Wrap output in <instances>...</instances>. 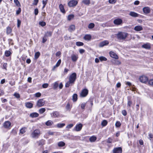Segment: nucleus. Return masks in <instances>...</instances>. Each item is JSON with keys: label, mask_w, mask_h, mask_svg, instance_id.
<instances>
[{"label": "nucleus", "mask_w": 153, "mask_h": 153, "mask_svg": "<svg viewBox=\"0 0 153 153\" xmlns=\"http://www.w3.org/2000/svg\"><path fill=\"white\" fill-rule=\"evenodd\" d=\"M10 52L9 51H6L5 52V54L6 56L8 57L10 54Z\"/></svg>", "instance_id": "c03bdc74"}, {"label": "nucleus", "mask_w": 153, "mask_h": 153, "mask_svg": "<svg viewBox=\"0 0 153 153\" xmlns=\"http://www.w3.org/2000/svg\"><path fill=\"white\" fill-rule=\"evenodd\" d=\"M39 0H34L33 2V4L36 5L38 4V2Z\"/></svg>", "instance_id": "13d9d810"}, {"label": "nucleus", "mask_w": 153, "mask_h": 153, "mask_svg": "<svg viewBox=\"0 0 153 153\" xmlns=\"http://www.w3.org/2000/svg\"><path fill=\"white\" fill-rule=\"evenodd\" d=\"M48 84L47 83H44L42 85V87L44 88H46L48 87Z\"/></svg>", "instance_id": "5fc2aeb1"}, {"label": "nucleus", "mask_w": 153, "mask_h": 153, "mask_svg": "<svg viewBox=\"0 0 153 153\" xmlns=\"http://www.w3.org/2000/svg\"><path fill=\"white\" fill-rule=\"evenodd\" d=\"M83 43L81 42H76V45L77 46H83Z\"/></svg>", "instance_id": "37998d69"}, {"label": "nucleus", "mask_w": 153, "mask_h": 153, "mask_svg": "<svg viewBox=\"0 0 153 153\" xmlns=\"http://www.w3.org/2000/svg\"><path fill=\"white\" fill-rule=\"evenodd\" d=\"M115 62L113 63L115 65H119L120 64V62L118 60H114Z\"/></svg>", "instance_id": "e2e57ef3"}, {"label": "nucleus", "mask_w": 153, "mask_h": 153, "mask_svg": "<svg viewBox=\"0 0 153 153\" xmlns=\"http://www.w3.org/2000/svg\"><path fill=\"white\" fill-rule=\"evenodd\" d=\"M107 122L106 120H103L101 123V125L103 126H105L107 125Z\"/></svg>", "instance_id": "79ce46f5"}, {"label": "nucleus", "mask_w": 153, "mask_h": 153, "mask_svg": "<svg viewBox=\"0 0 153 153\" xmlns=\"http://www.w3.org/2000/svg\"><path fill=\"white\" fill-rule=\"evenodd\" d=\"M128 36L127 33L123 32H119L117 34V39L120 40H125Z\"/></svg>", "instance_id": "f257e3e1"}, {"label": "nucleus", "mask_w": 153, "mask_h": 153, "mask_svg": "<svg viewBox=\"0 0 153 153\" xmlns=\"http://www.w3.org/2000/svg\"><path fill=\"white\" fill-rule=\"evenodd\" d=\"M76 78V73H73L70 75L69 78V80L74 84Z\"/></svg>", "instance_id": "7ed1b4c3"}, {"label": "nucleus", "mask_w": 153, "mask_h": 153, "mask_svg": "<svg viewBox=\"0 0 153 153\" xmlns=\"http://www.w3.org/2000/svg\"><path fill=\"white\" fill-rule=\"evenodd\" d=\"M39 114L36 112H33L31 113L30 115V117L32 118L37 117L39 116Z\"/></svg>", "instance_id": "6ab92c4d"}, {"label": "nucleus", "mask_w": 153, "mask_h": 153, "mask_svg": "<svg viewBox=\"0 0 153 153\" xmlns=\"http://www.w3.org/2000/svg\"><path fill=\"white\" fill-rule=\"evenodd\" d=\"M41 134V131L39 129H36L34 130L31 133V137L32 138H38Z\"/></svg>", "instance_id": "f03ea898"}, {"label": "nucleus", "mask_w": 153, "mask_h": 153, "mask_svg": "<svg viewBox=\"0 0 153 153\" xmlns=\"http://www.w3.org/2000/svg\"><path fill=\"white\" fill-rule=\"evenodd\" d=\"M26 107L29 108H31L33 107V104L30 102H27L25 103Z\"/></svg>", "instance_id": "a211bd4d"}, {"label": "nucleus", "mask_w": 153, "mask_h": 153, "mask_svg": "<svg viewBox=\"0 0 153 153\" xmlns=\"http://www.w3.org/2000/svg\"><path fill=\"white\" fill-rule=\"evenodd\" d=\"M88 91L87 89H84L80 94V96L82 97H85L88 94Z\"/></svg>", "instance_id": "0eeeda50"}, {"label": "nucleus", "mask_w": 153, "mask_h": 153, "mask_svg": "<svg viewBox=\"0 0 153 153\" xmlns=\"http://www.w3.org/2000/svg\"><path fill=\"white\" fill-rule=\"evenodd\" d=\"M96 139L97 138L95 136H92L90 138L89 140L91 142H94Z\"/></svg>", "instance_id": "c756f323"}, {"label": "nucleus", "mask_w": 153, "mask_h": 153, "mask_svg": "<svg viewBox=\"0 0 153 153\" xmlns=\"http://www.w3.org/2000/svg\"><path fill=\"white\" fill-rule=\"evenodd\" d=\"M14 96H15L16 98H18L20 97L19 94L17 93H15L14 94Z\"/></svg>", "instance_id": "052dcab7"}, {"label": "nucleus", "mask_w": 153, "mask_h": 153, "mask_svg": "<svg viewBox=\"0 0 153 153\" xmlns=\"http://www.w3.org/2000/svg\"><path fill=\"white\" fill-rule=\"evenodd\" d=\"M72 60L74 62H76L78 59V56L77 55L72 54L71 56Z\"/></svg>", "instance_id": "f8f14e48"}, {"label": "nucleus", "mask_w": 153, "mask_h": 153, "mask_svg": "<svg viewBox=\"0 0 153 153\" xmlns=\"http://www.w3.org/2000/svg\"><path fill=\"white\" fill-rule=\"evenodd\" d=\"M45 101L43 99H39L37 101L36 105L38 107L42 106L45 104Z\"/></svg>", "instance_id": "20e7f679"}, {"label": "nucleus", "mask_w": 153, "mask_h": 153, "mask_svg": "<svg viewBox=\"0 0 153 153\" xmlns=\"http://www.w3.org/2000/svg\"><path fill=\"white\" fill-rule=\"evenodd\" d=\"M72 107V105H71L70 104L68 103L66 106V108L68 110H70Z\"/></svg>", "instance_id": "58836bf2"}, {"label": "nucleus", "mask_w": 153, "mask_h": 153, "mask_svg": "<svg viewBox=\"0 0 153 153\" xmlns=\"http://www.w3.org/2000/svg\"><path fill=\"white\" fill-rule=\"evenodd\" d=\"M37 143H38V146H43L44 144V141L42 140L38 141L37 142Z\"/></svg>", "instance_id": "7c9ffc66"}, {"label": "nucleus", "mask_w": 153, "mask_h": 153, "mask_svg": "<svg viewBox=\"0 0 153 153\" xmlns=\"http://www.w3.org/2000/svg\"><path fill=\"white\" fill-rule=\"evenodd\" d=\"M39 12L37 8L35 9L34 10V13L36 15L38 14Z\"/></svg>", "instance_id": "0e129e2a"}, {"label": "nucleus", "mask_w": 153, "mask_h": 153, "mask_svg": "<svg viewBox=\"0 0 153 153\" xmlns=\"http://www.w3.org/2000/svg\"><path fill=\"white\" fill-rule=\"evenodd\" d=\"M73 84H74L72 82H71V81L69 80L67 82L65 85V86L66 88L68 87L70 85H72Z\"/></svg>", "instance_id": "72a5a7b5"}, {"label": "nucleus", "mask_w": 153, "mask_h": 153, "mask_svg": "<svg viewBox=\"0 0 153 153\" xmlns=\"http://www.w3.org/2000/svg\"><path fill=\"white\" fill-rule=\"evenodd\" d=\"M74 15H70L68 16V20L70 21L71 19H73L74 17Z\"/></svg>", "instance_id": "a18cd8bd"}, {"label": "nucleus", "mask_w": 153, "mask_h": 153, "mask_svg": "<svg viewBox=\"0 0 153 153\" xmlns=\"http://www.w3.org/2000/svg\"><path fill=\"white\" fill-rule=\"evenodd\" d=\"M26 128L25 127H23L20 130V132L22 134H24L26 131Z\"/></svg>", "instance_id": "c9c22d12"}, {"label": "nucleus", "mask_w": 153, "mask_h": 153, "mask_svg": "<svg viewBox=\"0 0 153 153\" xmlns=\"http://www.w3.org/2000/svg\"><path fill=\"white\" fill-rule=\"evenodd\" d=\"M65 125L64 123H58L57 125V126L58 128H62Z\"/></svg>", "instance_id": "49530a36"}, {"label": "nucleus", "mask_w": 153, "mask_h": 153, "mask_svg": "<svg viewBox=\"0 0 153 153\" xmlns=\"http://www.w3.org/2000/svg\"><path fill=\"white\" fill-rule=\"evenodd\" d=\"M58 86V84L57 83L55 82L53 85V88L56 89Z\"/></svg>", "instance_id": "3c124183"}, {"label": "nucleus", "mask_w": 153, "mask_h": 153, "mask_svg": "<svg viewBox=\"0 0 153 153\" xmlns=\"http://www.w3.org/2000/svg\"><path fill=\"white\" fill-rule=\"evenodd\" d=\"M75 29V26L74 25H71L68 29V30L70 32H72L74 31Z\"/></svg>", "instance_id": "a878e982"}, {"label": "nucleus", "mask_w": 153, "mask_h": 153, "mask_svg": "<svg viewBox=\"0 0 153 153\" xmlns=\"http://www.w3.org/2000/svg\"><path fill=\"white\" fill-rule=\"evenodd\" d=\"M143 12L146 14L149 13L150 11V9L149 7H144L143 9Z\"/></svg>", "instance_id": "2eb2a0df"}, {"label": "nucleus", "mask_w": 153, "mask_h": 153, "mask_svg": "<svg viewBox=\"0 0 153 153\" xmlns=\"http://www.w3.org/2000/svg\"><path fill=\"white\" fill-rule=\"evenodd\" d=\"M109 43L108 41L106 40L104 41L101 42H100L99 45V46L100 47H102L106 45H108Z\"/></svg>", "instance_id": "ddd939ff"}, {"label": "nucleus", "mask_w": 153, "mask_h": 153, "mask_svg": "<svg viewBox=\"0 0 153 153\" xmlns=\"http://www.w3.org/2000/svg\"><path fill=\"white\" fill-rule=\"evenodd\" d=\"M12 31V29L9 27H7L6 29V33L7 34H8L10 33Z\"/></svg>", "instance_id": "c85d7f7f"}, {"label": "nucleus", "mask_w": 153, "mask_h": 153, "mask_svg": "<svg viewBox=\"0 0 153 153\" xmlns=\"http://www.w3.org/2000/svg\"><path fill=\"white\" fill-rule=\"evenodd\" d=\"M149 84L151 86H153V79H151L148 81Z\"/></svg>", "instance_id": "09e8293b"}, {"label": "nucleus", "mask_w": 153, "mask_h": 153, "mask_svg": "<svg viewBox=\"0 0 153 153\" xmlns=\"http://www.w3.org/2000/svg\"><path fill=\"white\" fill-rule=\"evenodd\" d=\"M82 126V125L81 123H79L75 127V130L76 131H79L81 130Z\"/></svg>", "instance_id": "dca6fc26"}, {"label": "nucleus", "mask_w": 153, "mask_h": 153, "mask_svg": "<svg viewBox=\"0 0 153 153\" xmlns=\"http://www.w3.org/2000/svg\"><path fill=\"white\" fill-rule=\"evenodd\" d=\"M122 114L124 116H126L127 115V113L126 111L125 110H124L122 111Z\"/></svg>", "instance_id": "4d7b16f0"}, {"label": "nucleus", "mask_w": 153, "mask_h": 153, "mask_svg": "<svg viewBox=\"0 0 153 153\" xmlns=\"http://www.w3.org/2000/svg\"><path fill=\"white\" fill-rule=\"evenodd\" d=\"M7 63H4L3 65V68L5 70H7Z\"/></svg>", "instance_id": "338daca9"}, {"label": "nucleus", "mask_w": 153, "mask_h": 153, "mask_svg": "<svg viewBox=\"0 0 153 153\" xmlns=\"http://www.w3.org/2000/svg\"><path fill=\"white\" fill-rule=\"evenodd\" d=\"M65 143L62 141L58 143V146L59 147H62L65 146Z\"/></svg>", "instance_id": "4c0bfd02"}, {"label": "nucleus", "mask_w": 153, "mask_h": 153, "mask_svg": "<svg viewBox=\"0 0 153 153\" xmlns=\"http://www.w3.org/2000/svg\"><path fill=\"white\" fill-rule=\"evenodd\" d=\"M61 60L60 59H59L58 62H57L56 63L55 65L53 67V69L54 70L56 68L58 67L61 64Z\"/></svg>", "instance_id": "cd10ccee"}, {"label": "nucleus", "mask_w": 153, "mask_h": 153, "mask_svg": "<svg viewBox=\"0 0 153 153\" xmlns=\"http://www.w3.org/2000/svg\"><path fill=\"white\" fill-rule=\"evenodd\" d=\"M40 53L39 52H36L35 53L34 58L35 59H37L39 56Z\"/></svg>", "instance_id": "f704fd0d"}, {"label": "nucleus", "mask_w": 153, "mask_h": 153, "mask_svg": "<svg viewBox=\"0 0 153 153\" xmlns=\"http://www.w3.org/2000/svg\"><path fill=\"white\" fill-rule=\"evenodd\" d=\"M14 3H15L16 5L18 7H20L21 6L20 2L18 0H14Z\"/></svg>", "instance_id": "ea45409f"}, {"label": "nucleus", "mask_w": 153, "mask_h": 153, "mask_svg": "<svg viewBox=\"0 0 153 153\" xmlns=\"http://www.w3.org/2000/svg\"><path fill=\"white\" fill-rule=\"evenodd\" d=\"M77 99V95L76 94H74L72 96V100L74 102H75L76 101Z\"/></svg>", "instance_id": "393cba45"}, {"label": "nucleus", "mask_w": 153, "mask_h": 153, "mask_svg": "<svg viewBox=\"0 0 153 153\" xmlns=\"http://www.w3.org/2000/svg\"><path fill=\"white\" fill-rule=\"evenodd\" d=\"M121 125L120 122L119 121H117L115 123V126L117 127H119Z\"/></svg>", "instance_id": "de8ad7c7"}, {"label": "nucleus", "mask_w": 153, "mask_h": 153, "mask_svg": "<svg viewBox=\"0 0 153 153\" xmlns=\"http://www.w3.org/2000/svg\"><path fill=\"white\" fill-rule=\"evenodd\" d=\"M52 34V32L51 31H48L45 34V36L46 37L51 36Z\"/></svg>", "instance_id": "473e14b6"}, {"label": "nucleus", "mask_w": 153, "mask_h": 153, "mask_svg": "<svg viewBox=\"0 0 153 153\" xmlns=\"http://www.w3.org/2000/svg\"><path fill=\"white\" fill-rule=\"evenodd\" d=\"M108 1L110 3L113 4L116 2V0H109Z\"/></svg>", "instance_id": "774afa93"}, {"label": "nucleus", "mask_w": 153, "mask_h": 153, "mask_svg": "<svg viewBox=\"0 0 153 153\" xmlns=\"http://www.w3.org/2000/svg\"><path fill=\"white\" fill-rule=\"evenodd\" d=\"M39 24L40 25L42 26H44L45 25L46 23L45 22H41L39 23Z\"/></svg>", "instance_id": "8fccbe9b"}, {"label": "nucleus", "mask_w": 153, "mask_h": 153, "mask_svg": "<svg viewBox=\"0 0 153 153\" xmlns=\"http://www.w3.org/2000/svg\"><path fill=\"white\" fill-rule=\"evenodd\" d=\"M82 2L86 5H88L90 3V0H83Z\"/></svg>", "instance_id": "b1692460"}, {"label": "nucleus", "mask_w": 153, "mask_h": 153, "mask_svg": "<svg viewBox=\"0 0 153 153\" xmlns=\"http://www.w3.org/2000/svg\"><path fill=\"white\" fill-rule=\"evenodd\" d=\"M122 152V148L120 147L115 148L113 150V153H121Z\"/></svg>", "instance_id": "1a4fd4ad"}, {"label": "nucleus", "mask_w": 153, "mask_h": 153, "mask_svg": "<svg viewBox=\"0 0 153 153\" xmlns=\"http://www.w3.org/2000/svg\"><path fill=\"white\" fill-rule=\"evenodd\" d=\"M131 16L133 17H138L139 16V14L134 12H131L129 14Z\"/></svg>", "instance_id": "412c9836"}, {"label": "nucleus", "mask_w": 153, "mask_h": 153, "mask_svg": "<svg viewBox=\"0 0 153 153\" xmlns=\"http://www.w3.org/2000/svg\"><path fill=\"white\" fill-rule=\"evenodd\" d=\"M51 117H53L54 118L58 117L59 116V113L57 111H54L51 114Z\"/></svg>", "instance_id": "f3484780"}, {"label": "nucleus", "mask_w": 153, "mask_h": 153, "mask_svg": "<svg viewBox=\"0 0 153 153\" xmlns=\"http://www.w3.org/2000/svg\"><path fill=\"white\" fill-rule=\"evenodd\" d=\"M109 54L111 57L116 59H118V56L114 52L112 51H110L109 53Z\"/></svg>", "instance_id": "9b49d317"}, {"label": "nucleus", "mask_w": 153, "mask_h": 153, "mask_svg": "<svg viewBox=\"0 0 153 153\" xmlns=\"http://www.w3.org/2000/svg\"><path fill=\"white\" fill-rule=\"evenodd\" d=\"M11 123L9 121H6L3 124V126L6 128H10L11 126Z\"/></svg>", "instance_id": "6e6552de"}, {"label": "nucleus", "mask_w": 153, "mask_h": 153, "mask_svg": "<svg viewBox=\"0 0 153 153\" xmlns=\"http://www.w3.org/2000/svg\"><path fill=\"white\" fill-rule=\"evenodd\" d=\"M59 8L61 11L62 13H65V11L64 8V6L62 4H60L59 5Z\"/></svg>", "instance_id": "5701e85b"}, {"label": "nucleus", "mask_w": 153, "mask_h": 153, "mask_svg": "<svg viewBox=\"0 0 153 153\" xmlns=\"http://www.w3.org/2000/svg\"><path fill=\"white\" fill-rule=\"evenodd\" d=\"M122 20L120 19H115L114 21V23L116 25H120L122 23Z\"/></svg>", "instance_id": "9d476101"}, {"label": "nucleus", "mask_w": 153, "mask_h": 153, "mask_svg": "<svg viewBox=\"0 0 153 153\" xmlns=\"http://www.w3.org/2000/svg\"><path fill=\"white\" fill-rule=\"evenodd\" d=\"M148 77L145 76H142L139 77L140 81L143 83H145L148 80Z\"/></svg>", "instance_id": "423d86ee"}, {"label": "nucleus", "mask_w": 153, "mask_h": 153, "mask_svg": "<svg viewBox=\"0 0 153 153\" xmlns=\"http://www.w3.org/2000/svg\"><path fill=\"white\" fill-rule=\"evenodd\" d=\"M86 105V103H82L81 104V108L82 109H84Z\"/></svg>", "instance_id": "603ef678"}, {"label": "nucleus", "mask_w": 153, "mask_h": 153, "mask_svg": "<svg viewBox=\"0 0 153 153\" xmlns=\"http://www.w3.org/2000/svg\"><path fill=\"white\" fill-rule=\"evenodd\" d=\"M94 27V24L93 23H90L88 26V27L89 29H92Z\"/></svg>", "instance_id": "a19ab883"}, {"label": "nucleus", "mask_w": 153, "mask_h": 153, "mask_svg": "<svg viewBox=\"0 0 153 153\" xmlns=\"http://www.w3.org/2000/svg\"><path fill=\"white\" fill-rule=\"evenodd\" d=\"M99 58L101 61H106L107 60L106 58L103 56H100Z\"/></svg>", "instance_id": "e433bc0d"}, {"label": "nucleus", "mask_w": 153, "mask_h": 153, "mask_svg": "<svg viewBox=\"0 0 153 153\" xmlns=\"http://www.w3.org/2000/svg\"><path fill=\"white\" fill-rule=\"evenodd\" d=\"M84 39L86 40H90L91 38V36L90 35H85L83 38Z\"/></svg>", "instance_id": "aec40b11"}, {"label": "nucleus", "mask_w": 153, "mask_h": 153, "mask_svg": "<svg viewBox=\"0 0 153 153\" xmlns=\"http://www.w3.org/2000/svg\"><path fill=\"white\" fill-rule=\"evenodd\" d=\"M21 11V9L20 8H19L18 10L16 11V14L17 15L19 14Z\"/></svg>", "instance_id": "bf43d9fd"}, {"label": "nucleus", "mask_w": 153, "mask_h": 153, "mask_svg": "<svg viewBox=\"0 0 153 153\" xmlns=\"http://www.w3.org/2000/svg\"><path fill=\"white\" fill-rule=\"evenodd\" d=\"M41 96V94L39 92H38L35 94V96L37 97H39Z\"/></svg>", "instance_id": "864d4df0"}, {"label": "nucleus", "mask_w": 153, "mask_h": 153, "mask_svg": "<svg viewBox=\"0 0 153 153\" xmlns=\"http://www.w3.org/2000/svg\"><path fill=\"white\" fill-rule=\"evenodd\" d=\"M77 3V1L72 0L68 2V5L70 7H74L76 6Z\"/></svg>", "instance_id": "39448f33"}, {"label": "nucleus", "mask_w": 153, "mask_h": 153, "mask_svg": "<svg viewBox=\"0 0 153 153\" xmlns=\"http://www.w3.org/2000/svg\"><path fill=\"white\" fill-rule=\"evenodd\" d=\"M134 29L136 31H140L143 30V27L141 26H137L134 27Z\"/></svg>", "instance_id": "4be33fe9"}, {"label": "nucleus", "mask_w": 153, "mask_h": 153, "mask_svg": "<svg viewBox=\"0 0 153 153\" xmlns=\"http://www.w3.org/2000/svg\"><path fill=\"white\" fill-rule=\"evenodd\" d=\"M45 108H42L39 110V112L40 114H42L45 111Z\"/></svg>", "instance_id": "2f4dec72"}, {"label": "nucleus", "mask_w": 153, "mask_h": 153, "mask_svg": "<svg viewBox=\"0 0 153 153\" xmlns=\"http://www.w3.org/2000/svg\"><path fill=\"white\" fill-rule=\"evenodd\" d=\"M142 47L146 49H149L151 48V44L149 43H147L143 45Z\"/></svg>", "instance_id": "4468645a"}, {"label": "nucleus", "mask_w": 153, "mask_h": 153, "mask_svg": "<svg viewBox=\"0 0 153 153\" xmlns=\"http://www.w3.org/2000/svg\"><path fill=\"white\" fill-rule=\"evenodd\" d=\"M53 124V122L51 120H48L45 123V124L47 126H51Z\"/></svg>", "instance_id": "bb28decb"}, {"label": "nucleus", "mask_w": 153, "mask_h": 153, "mask_svg": "<svg viewBox=\"0 0 153 153\" xmlns=\"http://www.w3.org/2000/svg\"><path fill=\"white\" fill-rule=\"evenodd\" d=\"M17 26L18 27H19L20 26V25L21 23V21L19 19H17Z\"/></svg>", "instance_id": "6e6d98bb"}, {"label": "nucleus", "mask_w": 153, "mask_h": 153, "mask_svg": "<svg viewBox=\"0 0 153 153\" xmlns=\"http://www.w3.org/2000/svg\"><path fill=\"white\" fill-rule=\"evenodd\" d=\"M46 37L45 36H44L43 37V39H42V42L43 43H45L47 40V39L46 38Z\"/></svg>", "instance_id": "680f3d73"}, {"label": "nucleus", "mask_w": 153, "mask_h": 153, "mask_svg": "<svg viewBox=\"0 0 153 153\" xmlns=\"http://www.w3.org/2000/svg\"><path fill=\"white\" fill-rule=\"evenodd\" d=\"M132 104V102L131 100H128V106L129 108L130 107L131 105Z\"/></svg>", "instance_id": "69168bd1"}]
</instances>
